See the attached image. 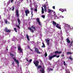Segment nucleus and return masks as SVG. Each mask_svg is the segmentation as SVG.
<instances>
[{
  "label": "nucleus",
  "instance_id": "nucleus-39",
  "mask_svg": "<svg viewBox=\"0 0 73 73\" xmlns=\"http://www.w3.org/2000/svg\"><path fill=\"white\" fill-rule=\"evenodd\" d=\"M43 6L44 7V8H46V5H44Z\"/></svg>",
  "mask_w": 73,
  "mask_h": 73
},
{
  "label": "nucleus",
  "instance_id": "nucleus-6",
  "mask_svg": "<svg viewBox=\"0 0 73 73\" xmlns=\"http://www.w3.org/2000/svg\"><path fill=\"white\" fill-rule=\"evenodd\" d=\"M36 20L37 21V23H38L39 25L40 26H41V23L40 22V19H39V18H37L36 19Z\"/></svg>",
  "mask_w": 73,
  "mask_h": 73
},
{
  "label": "nucleus",
  "instance_id": "nucleus-37",
  "mask_svg": "<svg viewBox=\"0 0 73 73\" xmlns=\"http://www.w3.org/2000/svg\"><path fill=\"white\" fill-rule=\"evenodd\" d=\"M60 57V55L57 56H56V57H56V58H58V57Z\"/></svg>",
  "mask_w": 73,
  "mask_h": 73
},
{
  "label": "nucleus",
  "instance_id": "nucleus-34",
  "mask_svg": "<svg viewBox=\"0 0 73 73\" xmlns=\"http://www.w3.org/2000/svg\"><path fill=\"white\" fill-rule=\"evenodd\" d=\"M14 64H15V62H13L12 63V65L13 66H14Z\"/></svg>",
  "mask_w": 73,
  "mask_h": 73
},
{
  "label": "nucleus",
  "instance_id": "nucleus-49",
  "mask_svg": "<svg viewBox=\"0 0 73 73\" xmlns=\"http://www.w3.org/2000/svg\"><path fill=\"white\" fill-rule=\"evenodd\" d=\"M28 48H29V49H30V47H29V45H28Z\"/></svg>",
  "mask_w": 73,
  "mask_h": 73
},
{
  "label": "nucleus",
  "instance_id": "nucleus-58",
  "mask_svg": "<svg viewBox=\"0 0 73 73\" xmlns=\"http://www.w3.org/2000/svg\"><path fill=\"white\" fill-rule=\"evenodd\" d=\"M7 50H8V49H7Z\"/></svg>",
  "mask_w": 73,
  "mask_h": 73
},
{
  "label": "nucleus",
  "instance_id": "nucleus-36",
  "mask_svg": "<svg viewBox=\"0 0 73 73\" xmlns=\"http://www.w3.org/2000/svg\"><path fill=\"white\" fill-rule=\"evenodd\" d=\"M15 10V7H13L12 9V11H13Z\"/></svg>",
  "mask_w": 73,
  "mask_h": 73
},
{
  "label": "nucleus",
  "instance_id": "nucleus-25",
  "mask_svg": "<svg viewBox=\"0 0 73 73\" xmlns=\"http://www.w3.org/2000/svg\"><path fill=\"white\" fill-rule=\"evenodd\" d=\"M41 17H42V18H43V19H45V16L44 15H43L41 16Z\"/></svg>",
  "mask_w": 73,
  "mask_h": 73
},
{
  "label": "nucleus",
  "instance_id": "nucleus-38",
  "mask_svg": "<svg viewBox=\"0 0 73 73\" xmlns=\"http://www.w3.org/2000/svg\"><path fill=\"white\" fill-rule=\"evenodd\" d=\"M35 12H37V8L35 9Z\"/></svg>",
  "mask_w": 73,
  "mask_h": 73
},
{
  "label": "nucleus",
  "instance_id": "nucleus-2",
  "mask_svg": "<svg viewBox=\"0 0 73 73\" xmlns=\"http://www.w3.org/2000/svg\"><path fill=\"white\" fill-rule=\"evenodd\" d=\"M17 21L19 25H16V27H17V28H18L19 29H20V27L19 25H20V24H21V23H20V22H21L20 20V19H19V18L17 19Z\"/></svg>",
  "mask_w": 73,
  "mask_h": 73
},
{
  "label": "nucleus",
  "instance_id": "nucleus-32",
  "mask_svg": "<svg viewBox=\"0 0 73 73\" xmlns=\"http://www.w3.org/2000/svg\"><path fill=\"white\" fill-rule=\"evenodd\" d=\"M64 65H65V66H66V63H65V62L64 61Z\"/></svg>",
  "mask_w": 73,
  "mask_h": 73
},
{
  "label": "nucleus",
  "instance_id": "nucleus-24",
  "mask_svg": "<svg viewBox=\"0 0 73 73\" xmlns=\"http://www.w3.org/2000/svg\"><path fill=\"white\" fill-rule=\"evenodd\" d=\"M45 40V41H46V43H47L48 42H49V41H50L48 39H46Z\"/></svg>",
  "mask_w": 73,
  "mask_h": 73
},
{
  "label": "nucleus",
  "instance_id": "nucleus-53",
  "mask_svg": "<svg viewBox=\"0 0 73 73\" xmlns=\"http://www.w3.org/2000/svg\"><path fill=\"white\" fill-rule=\"evenodd\" d=\"M71 43H72V44H73V41H71Z\"/></svg>",
  "mask_w": 73,
  "mask_h": 73
},
{
  "label": "nucleus",
  "instance_id": "nucleus-12",
  "mask_svg": "<svg viewBox=\"0 0 73 73\" xmlns=\"http://www.w3.org/2000/svg\"><path fill=\"white\" fill-rule=\"evenodd\" d=\"M13 59L14 60V61H15V62L16 63V64H17V63H19V62L18 60H16V59L15 58V57H14L13 58Z\"/></svg>",
  "mask_w": 73,
  "mask_h": 73
},
{
  "label": "nucleus",
  "instance_id": "nucleus-23",
  "mask_svg": "<svg viewBox=\"0 0 73 73\" xmlns=\"http://www.w3.org/2000/svg\"><path fill=\"white\" fill-rule=\"evenodd\" d=\"M10 55L11 57H13L14 56V54H11V52H10Z\"/></svg>",
  "mask_w": 73,
  "mask_h": 73
},
{
  "label": "nucleus",
  "instance_id": "nucleus-20",
  "mask_svg": "<svg viewBox=\"0 0 73 73\" xmlns=\"http://www.w3.org/2000/svg\"><path fill=\"white\" fill-rule=\"evenodd\" d=\"M66 41L67 42H68V43H70V40H69V39L68 38H67Z\"/></svg>",
  "mask_w": 73,
  "mask_h": 73
},
{
  "label": "nucleus",
  "instance_id": "nucleus-7",
  "mask_svg": "<svg viewBox=\"0 0 73 73\" xmlns=\"http://www.w3.org/2000/svg\"><path fill=\"white\" fill-rule=\"evenodd\" d=\"M29 11L28 10H25V13L26 16H28V14H29Z\"/></svg>",
  "mask_w": 73,
  "mask_h": 73
},
{
  "label": "nucleus",
  "instance_id": "nucleus-10",
  "mask_svg": "<svg viewBox=\"0 0 73 73\" xmlns=\"http://www.w3.org/2000/svg\"><path fill=\"white\" fill-rule=\"evenodd\" d=\"M16 15L18 18L20 16L19 15V11H18V10H17L16 11Z\"/></svg>",
  "mask_w": 73,
  "mask_h": 73
},
{
  "label": "nucleus",
  "instance_id": "nucleus-33",
  "mask_svg": "<svg viewBox=\"0 0 73 73\" xmlns=\"http://www.w3.org/2000/svg\"><path fill=\"white\" fill-rule=\"evenodd\" d=\"M8 21H7V20H6L5 21V24H7V23H8Z\"/></svg>",
  "mask_w": 73,
  "mask_h": 73
},
{
  "label": "nucleus",
  "instance_id": "nucleus-46",
  "mask_svg": "<svg viewBox=\"0 0 73 73\" xmlns=\"http://www.w3.org/2000/svg\"><path fill=\"white\" fill-rule=\"evenodd\" d=\"M17 64V66H19V63H18Z\"/></svg>",
  "mask_w": 73,
  "mask_h": 73
},
{
  "label": "nucleus",
  "instance_id": "nucleus-21",
  "mask_svg": "<svg viewBox=\"0 0 73 73\" xmlns=\"http://www.w3.org/2000/svg\"><path fill=\"white\" fill-rule=\"evenodd\" d=\"M42 44H43V45L41 46V47L42 48H45V44L44 43H42Z\"/></svg>",
  "mask_w": 73,
  "mask_h": 73
},
{
  "label": "nucleus",
  "instance_id": "nucleus-9",
  "mask_svg": "<svg viewBox=\"0 0 73 73\" xmlns=\"http://www.w3.org/2000/svg\"><path fill=\"white\" fill-rule=\"evenodd\" d=\"M4 31L5 32H11V31H10V30L8 29L6 27L5 29H4Z\"/></svg>",
  "mask_w": 73,
  "mask_h": 73
},
{
  "label": "nucleus",
  "instance_id": "nucleus-5",
  "mask_svg": "<svg viewBox=\"0 0 73 73\" xmlns=\"http://www.w3.org/2000/svg\"><path fill=\"white\" fill-rule=\"evenodd\" d=\"M34 64L36 66H38V64H39V62L38 61H36L34 62Z\"/></svg>",
  "mask_w": 73,
  "mask_h": 73
},
{
  "label": "nucleus",
  "instance_id": "nucleus-11",
  "mask_svg": "<svg viewBox=\"0 0 73 73\" xmlns=\"http://www.w3.org/2000/svg\"><path fill=\"white\" fill-rule=\"evenodd\" d=\"M18 49L20 52H22V49H21V46H18Z\"/></svg>",
  "mask_w": 73,
  "mask_h": 73
},
{
  "label": "nucleus",
  "instance_id": "nucleus-17",
  "mask_svg": "<svg viewBox=\"0 0 73 73\" xmlns=\"http://www.w3.org/2000/svg\"><path fill=\"white\" fill-rule=\"evenodd\" d=\"M53 12V11L49 9H48V13H50V12L52 13V12Z\"/></svg>",
  "mask_w": 73,
  "mask_h": 73
},
{
  "label": "nucleus",
  "instance_id": "nucleus-51",
  "mask_svg": "<svg viewBox=\"0 0 73 73\" xmlns=\"http://www.w3.org/2000/svg\"><path fill=\"white\" fill-rule=\"evenodd\" d=\"M62 57H64V54H62Z\"/></svg>",
  "mask_w": 73,
  "mask_h": 73
},
{
  "label": "nucleus",
  "instance_id": "nucleus-29",
  "mask_svg": "<svg viewBox=\"0 0 73 73\" xmlns=\"http://www.w3.org/2000/svg\"><path fill=\"white\" fill-rule=\"evenodd\" d=\"M44 56L45 57H46L47 56H48V54H47V53L46 52L45 53Z\"/></svg>",
  "mask_w": 73,
  "mask_h": 73
},
{
  "label": "nucleus",
  "instance_id": "nucleus-18",
  "mask_svg": "<svg viewBox=\"0 0 73 73\" xmlns=\"http://www.w3.org/2000/svg\"><path fill=\"white\" fill-rule=\"evenodd\" d=\"M27 36V40H28V41H30V39L29 38V36L28 35V34H27L26 35Z\"/></svg>",
  "mask_w": 73,
  "mask_h": 73
},
{
  "label": "nucleus",
  "instance_id": "nucleus-19",
  "mask_svg": "<svg viewBox=\"0 0 73 73\" xmlns=\"http://www.w3.org/2000/svg\"><path fill=\"white\" fill-rule=\"evenodd\" d=\"M73 54V52H67V54Z\"/></svg>",
  "mask_w": 73,
  "mask_h": 73
},
{
  "label": "nucleus",
  "instance_id": "nucleus-27",
  "mask_svg": "<svg viewBox=\"0 0 73 73\" xmlns=\"http://www.w3.org/2000/svg\"><path fill=\"white\" fill-rule=\"evenodd\" d=\"M14 29L15 31V32H17V29L16 28H14Z\"/></svg>",
  "mask_w": 73,
  "mask_h": 73
},
{
  "label": "nucleus",
  "instance_id": "nucleus-50",
  "mask_svg": "<svg viewBox=\"0 0 73 73\" xmlns=\"http://www.w3.org/2000/svg\"><path fill=\"white\" fill-rule=\"evenodd\" d=\"M31 10H32V11H33V9L32 8H31Z\"/></svg>",
  "mask_w": 73,
  "mask_h": 73
},
{
  "label": "nucleus",
  "instance_id": "nucleus-40",
  "mask_svg": "<svg viewBox=\"0 0 73 73\" xmlns=\"http://www.w3.org/2000/svg\"><path fill=\"white\" fill-rule=\"evenodd\" d=\"M41 8H42V11H44V8H43V7H42Z\"/></svg>",
  "mask_w": 73,
  "mask_h": 73
},
{
  "label": "nucleus",
  "instance_id": "nucleus-42",
  "mask_svg": "<svg viewBox=\"0 0 73 73\" xmlns=\"http://www.w3.org/2000/svg\"><path fill=\"white\" fill-rule=\"evenodd\" d=\"M47 43V45H48V46H49V42H48Z\"/></svg>",
  "mask_w": 73,
  "mask_h": 73
},
{
  "label": "nucleus",
  "instance_id": "nucleus-43",
  "mask_svg": "<svg viewBox=\"0 0 73 73\" xmlns=\"http://www.w3.org/2000/svg\"><path fill=\"white\" fill-rule=\"evenodd\" d=\"M26 60L27 61V62H29V60H28V58H26Z\"/></svg>",
  "mask_w": 73,
  "mask_h": 73
},
{
  "label": "nucleus",
  "instance_id": "nucleus-30",
  "mask_svg": "<svg viewBox=\"0 0 73 73\" xmlns=\"http://www.w3.org/2000/svg\"><path fill=\"white\" fill-rule=\"evenodd\" d=\"M49 70H51V71H53V68H50L49 69Z\"/></svg>",
  "mask_w": 73,
  "mask_h": 73
},
{
  "label": "nucleus",
  "instance_id": "nucleus-8",
  "mask_svg": "<svg viewBox=\"0 0 73 73\" xmlns=\"http://www.w3.org/2000/svg\"><path fill=\"white\" fill-rule=\"evenodd\" d=\"M59 11H61L62 12H66V9H59Z\"/></svg>",
  "mask_w": 73,
  "mask_h": 73
},
{
  "label": "nucleus",
  "instance_id": "nucleus-55",
  "mask_svg": "<svg viewBox=\"0 0 73 73\" xmlns=\"http://www.w3.org/2000/svg\"><path fill=\"white\" fill-rule=\"evenodd\" d=\"M31 50L32 52H33V51L32 50V49H31Z\"/></svg>",
  "mask_w": 73,
  "mask_h": 73
},
{
  "label": "nucleus",
  "instance_id": "nucleus-45",
  "mask_svg": "<svg viewBox=\"0 0 73 73\" xmlns=\"http://www.w3.org/2000/svg\"><path fill=\"white\" fill-rule=\"evenodd\" d=\"M52 8H53V9H55V6H53L52 7Z\"/></svg>",
  "mask_w": 73,
  "mask_h": 73
},
{
  "label": "nucleus",
  "instance_id": "nucleus-16",
  "mask_svg": "<svg viewBox=\"0 0 73 73\" xmlns=\"http://www.w3.org/2000/svg\"><path fill=\"white\" fill-rule=\"evenodd\" d=\"M31 28H33V29L34 31H35L36 30V27H34L33 26H31Z\"/></svg>",
  "mask_w": 73,
  "mask_h": 73
},
{
  "label": "nucleus",
  "instance_id": "nucleus-13",
  "mask_svg": "<svg viewBox=\"0 0 73 73\" xmlns=\"http://www.w3.org/2000/svg\"><path fill=\"white\" fill-rule=\"evenodd\" d=\"M62 53V51H60V52H58V51H56L54 52L55 54H60V53Z\"/></svg>",
  "mask_w": 73,
  "mask_h": 73
},
{
  "label": "nucleus",
  "instance_id": "nucleus-15",
  "mask_svg": "<svg viewBox=\"0 0 73 73\" xmlns=\"http://www.w3.org/2000/svg\"><path fill=\"white\" fill-rule=\"evenodd\" d=\"M28 29H29V30H31V32H32V33H33V32H34V31H33V30L31 29V28L29 27L28 28Z\"/></svg>",
  "mask_w": 73,
  "mask_h": 73
},
{
  "label": "nucleus",
  "instance_id": "nucleus-26",
  "mask_svg": "<svg viewBox=\"0 0 73 73\" xmlns=\"http://www.w3.org/2000/svg\"><path fill=\"white\" fill-rule=\"evenodd\" d=\"M11 3V0H9L7 2V4H9Z\"/></svg>",
  "mask_w": 73,
  "mask_h": 73
},
{
  "label": "nucleus",
  "instance_id": "nucleus-44",
  "mask_svg": "<svg viewBox=\"0 0 73 73\" xmlns=\"http://www.w3.org/2000/svg\"><path fill=\"white\" fill-rule=\"evenodd\" d=\"M31 15H32V16H33V11L31 12Z\"/></svg>",
  "mask_w": 73,
  "mask_h": 73
},
{
  "label": "nucleus",
  "instance_id": "nucleus-41",
  "mask_svg": "<svg viewBox=\"0 0 73 73\" xmlns=\"http://www.w3.org/2000/svg\"><path fill=\"white\" fill-rule=\"evenodd\" d=\"M54 16H55V17H57V16L56 14H54Z\"/></svg>",
  "mask_w": 73,
  "mask_h": 73
},
{
  "label": "nucleus",
  "instance_id": "nucleus-47",
  "mask_svg": "<svg viewBox=\"0 0 73 73\" xmlns=\"http://www.w3.org/2000/svg\"><path fill=\"white\" fill-rule=\"evenodd\" d=\"M13 0H11V3H13Z\"/></svg>",
  "mask_w": 73,
  "mask_h": 73
},
{
  "label": "nucleus",
  "instance_id": "nucleus-22",
  "mask_svg": "<svg viewBox=\"0 0 73 73\" xmlns=\"http://www.w3.org/2000/svg\"><path fill=\"white\" fill-rule=\"evenodd\" d=\"M37 66H38V67L37 68V69H40V68H42V66L39 65Z\"/></svg>",
  "mask_w": 73,
  "mask_h": 73
},
{
  "label": "nucleus",
  "instance_id": "nucleus-56",
  "mask_svg": "<svg viewBox=\"0 0 73 73\" xmlns=\"http://www.w3.org/2000/svg\"><path fill=\"white\" fill-rule=\"evenodd\" d=\"M10 10H11V9H12V8H10Z\"/></svg>",
  "mask_w": 73,
  "mask_h": 73
},
{
  "label": "nucleus",
  "instance_id": "nucleus-1",
  "mask_svg": "<svg viewBox=\"0 0 73 73\" xmlns=\"http://www.w3.org/2000/svg\"><path fill=\"white\" fill-rule=\"evenodd\" d=\"M52 24L54 26H56V28H58V29H61V27H60L59 26H58V25H59L58 23H56V22H54V21H52Z\"/></svg>",
  "mask_w": 73,
  "mask_h": 73
},
{
  "label": "nucleus",
  "instance_id": "nucleus-14",
  "mask_svg": "<svg viewBox=\"0 0 73 73\" xmlns=\"http://www.w3.org/2000/svg\"><path fill=\"white\" fill-rule=\"evenodd\" d=\"M40 72L41 73H45V70L44 69L42 68L41 70H40Z\"/></svg>",
  "mask_w": 73,
  "mask_h": 73
},
{
  "label": "nucleus",
  "instance_id": "nucleus-35",
  "mask_svg": "<svg viewBox=\"0 0 73 73\" xmlns=\"http://www.w3.org/2000/svg\"><path fill=\"white\" fill-rule=\"evenodd\" d=\"M32 61V59H30L29 60V62L30 63H31V61Z\"/></svg>",
  "mask_w": 73,
  "mask_h": 73
},
{
  "label": "nucleus",
  "instance_id": "nucleus-48",
  "mask_svg": "<svg viewBox=\"0 0 73 73\" xmlns=\"http://www.w3.org/2000/svg\"><path fill=\"white\" fill-rule=\"evenodd\" d=\"M72 45V43H71V44H70V46H71Z\"/></svg>",
  "mask_w": 73,
  "mask_h": 73
},
{
  "label": "nucleus",
  "instance_id": "nucleus-28",
  "mask_svg": "<svg viewBox=\"0 0 73 73\" xmlns=\"http://www.w3.org/2000/svg\"><path fill=\"white\" fill-rule=\"evenodd\" d=\"M69 58L71 60H73V58H72V57H71V56H70L69 57Z\"/></svg>",
  "mask_w": 73,
  "mask_h": 73
},
{
  "label": "nucleus",
  "instance_id": "nucleus-54",
  "mask_svg": "<svg viewBox=\"0 0 73 73\" xmlns=\"http://www.w3.org/2000/svg\"><path fill=\"white\" fill-rule=\"evenodd\" d=\"M44 11H46V8H44Z\"/></svg>",
  "mask_w": 73,
  "mask_h": 73
},
{
  "label": "nucleus",
  "instance_id": "nucleus-52",
  "mask_svg": "<svg viewBox=\"0 0 73 73\" xmlns=\"http://www.w3.org/2000/svg\"><path fill=\"white\" fill-rule=\"evenodd\" d=\"M39 61L40 62H41V63L42 62V61L41 60H40Z\"/></svg>",
  "mask_w": 73,
  "mask_h": 73
},
{
  "label": "nucleus",
  "instance_id": "nucleus-4",
  "mask_svg": "<svg viewBox=\"0 0 73 73\" xmlns=\"http://www.w3.org/2000/svg\"><path fill=\"white\" fill-rule=\"evenodd\" d=\"M56 56H57V55L55 54L53 56H50L49 57V59L50 60L52 59V58H54V57H55Z\"/></svg>",
  "mask_w": 73,
  "mask_h": 73
},
{
  "label": "nucleus",
  "instance_id": "nucleus-31",
  "mask_svg": "<svg viewBox=\"0 0 73 73\" xmlns=\"http://www.w3.org/2000/svg\"><path fill=\"white\" fill-rule=\"evenodd\" d=\"M44 13V10H42V13L43 14Z\"/></svg>",
  "mask_w": 73,
  "mask_h": 73
},
{
  "label": "nucleus",
  "instance_id": "nucleus-3",
  "mask_svg": "<svg viewBox=\"0 0 73 73\" xmlns=\"http://www.w3.org/2000/svg\"><path fill=\"white\" fill-rule=\"evenodd\" d=\"M35 51L37 53V54H41V52H39V50L36 47L35 48Z\"/></svg>",
  "mask_w": 73,
  "mask_h": 73
},
{
  "label": "nucleus",
  "instance_id": "nucleus-57",
  "mask_svg": "<svg viewBox=\"0 0 73 73\" xmlns=\"http://www.w3.org/2000/svg\"><path fill=\"white\" fill-rule=\"evenodd\" d=\"M62 18H64V16H62Z\"/></svg>",
  "mask_w": 73,
  "mask_h": 73
}]
</instances>
